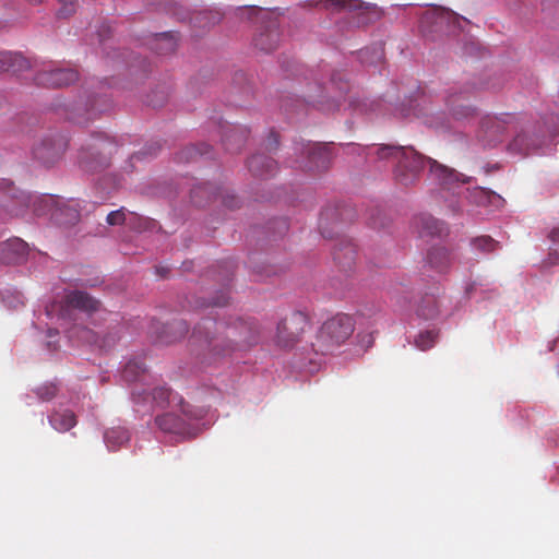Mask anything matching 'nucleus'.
I'll return each instance as SVG.
<instances>
[{
  "instance_id": "f257e3e1",
  "label": "nucleus",
  "mask_w": 559,
  "mask_h": 559,
  "mask_svg": "<svg viewBox=\"0 0 559 559\" xmlns=\"http://www.w3.org/2000/svg\"><path fill=\"white\" fill-rule=\"evenodd\" d=\"M309 330L308 318L301 311L292 312L277 325V345L295 349L288 381H309L308 376L321 369L324 357L352 335L354 324L349 316L337 314L322 324L316 342L305 340Z\"/></svg>"
},
{
  "instance_id": "f03ea898",
  "label": "nucleus",
  "mask_w": 559,
  "mask_h": 559,
  "mask_svg": "<svg viewBox=\"0 0 559 559\" xmlns=\"http://www.w3.org/2000/svg\"><path fill=\"white\" fill-rule=\"evenodd\" d=\"M45 316L51 324H58L70 340L94 346L100 350L111 349L121 337V326L110 319L108 331H98L109 313L100 307L98 300L84 292H70L60 301H53L45 308Z\"/></svg>"
},
{
  "instance_id": "7ed1b4c3",
  "label": "nucleus",
  "mask_w": 559,
  "mask_h": 559,
  "mask_svg": "<svg viewBox=\"0 0 559 559\" xmlns=\"http://www.w3.org/2000/svg\"><path fill=\"white\" fill-rule=\"evenodd\" d=\"M509 128L513 130L514 135L508 143L507 151L514 157L550 154L559 134L557 116H551L540 126L525 115L501 114L483 116L477 138L484 147H493Z\"/></svg>"
},
{
  "instance_id": "20e7f679",
  "label": "nucleus",
  "mask_w": 559,
  "mask_h": 559,
  "mask_svg": "<svg viewBox=\"0 0 559 559\" xmlns=\"http://www.w3.org/2000/svg\"><path fill=\"white\" fill-rule=\"evenodd\" d=\"M347 148L355 154L365 155L367 158L374 157L379 160H388L394 164V180L404 187L416 182L424 168V163L429 165V176L439 186L441 193L450 192L459 195L463 191V185L468 183L472 177H466L454 169L439 164L432 158H426L412 146L400 145H368L347 144Z\"/></svg>"
},
{
  "instance_id": "39448f33",
  "label": "nucleus",
  "mask_w": 559,
  "mask_h": 559,
  "mask_svg": "<svg viewBox=\"0 0 559 559\" xmlns=\"http://www.w3.org/2000/svg\"><path fill=\"white\" fill-rule=\"evenodd\" d=\"M31 205L35 206L38 215H47L59 226L74 225L83 211H88L86 204L78 199H63L55 195L43 198L33 197L19 190L7 179H0V206L3 210L2 221L24 216Z\"/></svg>"
},
{
  "instance_id": "423d86ee",
  "label": "nucleus",
  "mask_w": 559,
  "mask_h": 559,
  "mask_svg": "<svg viewBox=\"0 0 559 559\" xmlns=\"http://www.w3.org/2000/svg\"><path fill=\"white\" fill-rule=\"evenodd\" d=\"M192 340L200 344L204 360L211 364L238 349L257 343V329L251 322L235 320L233 323L203 319L193 330Z\"/></svg>"
},
{
  "instance_id": "0eeeda50",
  "label": "nucleus",
  "mask_w": 559,
  "mask_h": 559,
  "mask_svg": "<svg viewBox=\"0 0 559 559\" xmlns=\"http://www.w3.org/2000/svg\"><path fill=\"white\" fill-rule=\"evenodd\" d=\"M233 16L242 22L250 21L258 24L253 45L261 51L274 50L280 41L278 20L276 10L243 5L222 11L219 8L204 9L193 14L191 21L195 27L210 28L222 21L223 17Z\"/></svg>"
},
{
  "instance_id": "6e6552de",
  "label": "nucleus",
  "mask_w": 559,
  "mask_h": 559,
  "mask_svg": "<svg viewBox=\"0 0 559 559\" xmlns=\"http://www.w3.org/2000/svg\"><path fill=\"white\" fill-rule=\"evenodd\" d=\"M135 389L136 390L131 393L135 403L144 402L151 396L152 403L155 406L179 411L188 419H201L207 412L204 407L192 406L187 403L185 399L170 386H152L151 392L145 396H143L145 394V386H135Z\"/></svg>"
},
{
  "instance_id": "1a4fd4ad",
  "label": "nucleus",
  "mask_w": 559,
  "mask_h": 559,
  "mask_svg": "<svg viewBox=\"0 0 559 559\" xmlns=\"http://www.w3.org/2000/svg\"><path fill=\"white\" fill-rule=\"evenodd\" d=\"M495 85L481 82L479 84L468 83L464 86H452L442 95L449 116L456 122L471 121L478 118L477 108L469 104L471 95L485 88H493Z\"/></svg>"
},
{
  "instance_id": "9d476101",
  "label": "nucleus",
  "mask_w": 559,
  "mask_h": 559,
  "mask_svg": "<svg viewBox=\"0 0 559 559\" xmlns=\"http://www.w3.org/2000/svg\"><path fill=\"white\" fill-rule=\"evenodd\" d=\"M314 3L317 8L331 13H347L357 26L371 23L381 15L376 4L359 0H316Z\"/></svg>"
},
{
  "instance_id": "9b49d317",
  "label": "nucleus",
  "mask_w": 559,
  "mask_h": 559,
  "mask_svg": "<svg viewBox=\"0 0 559 559\" xmlns=\"http://www.w3.org/2000/svg\"><path fill=\"white\" fill-rule=\"evenodd\" d=\"M115 148L114 142L105 134L92 136V142L83 145L79 153V164L86 171H97L108 165V154Z\"/></svg>"
},
{
  "instance_id": "f8f14e48",
  "label": "nucleus",
  "mask_w": 559,
  "mask_h": 559,
  "mask_svg": "<svg viewBox=\"0 0 559 559\" xmlns=\"http://www.w3.org/2000/svg\"><path fill=\"white\" fill-rule=\"evenodd\" d=\"M467 21L459 14L441 7L428 8L420 19V29L424 34H437L453 32L462 28V23Z\"/></svg>"
},
{
  "instance_id": "ddd939ff",
  "label": "nucleus",
  "mask_w": 559,
  "mask_h": 559,
  "mask_svg": "<svg viewBox=\"0 0 559 559\" xmlns=\"http://www.w3.org/2000/svg\"><path fill=\"white\" fill-rule=\"evenodd\" d=\"M294 150L299 155L301 164L309 170L325 169L332 158L329 144L300 140L295 142Z\"/></svg>"
},
{
  "instance_id": "4468645a",
  "label": "nucleus",
  "mask_w": 559,
  "mask_h": 559,
  "mask_svg": "<svg viewBox=\"0 0 559 559\" xmlns=\"http://www.w3.org/2000/svg\"><path fill=\"white\" fill-rule=\"evenodd\" d=\"M79 79L78 72L69 67L56 62H45L37 71L34 80L38 85L48 87H62L74 83Z\"/></svg>"
},
{
  "instance_id": "2eb2a0df",
  "label": "nucleus",
  "mask_w": 559,
  "mask_h": 559,
  "mask_svg": "<svg viewBox=\"0 0 559 559\" xmlns=\"http://www.w3.org/2000/svg\"><path fill=\"white\" fill-rule=\"evenodd\" d=\"M111 106V102L106 94H91L82 106L81 104L66 105L69 111L68 119L83 123L92 120L97 114L107 111Z\"/></svg>"
},
{
  "instance_id": "dca6fc26",
  "label": "nucleus",
  "mask_w": 559,
  "mask_h": 559,
  "mask_svg": "<svg viewBox=\"0 0 559 559\" xmlns=\"http://www.w3.org/2000/svg\"><path fill=\"white\" fill-rule=\"evenodd\" d=\"M68 147V139L63 134L45 138L33 148V156L45 166L56 163Z\"/></svg>"
},
{
  "instance_id": "f3484780",
  "label": "nucleus",
  "mask_w": 559,
  "mask_h": 559,
  "mask_svg": "<svg viewBox=\"0 0 559 559\" xmlns=\"http://www.w3.org/2000/svg\"><path fill=\"white\" fill-rule=\"evenodd\" d=\"M454 261L460 264H465V262L460 259L456 250L448 249L442 246L430 248L426 257V262L429 267L439 274L448 273Z\"/></svg>"
},
{
  "instance_id": "a211bd4d",
  "label": "nucleus",
  "mask_w": 559,
  "mask_h": 559,
  "mask_svg": "<svg viewBox=\"0 0 559 559\" xmlns=\"http://www.w3.org/2000/svg\"><path fill=\"white\" fill-rule=\"evenodd\" d=\"M146 371V367L141 359H129L120 362V367L115 374V380L129 384L144 382Z\"/></svg>"
},
{
  "instance_id": "6ab92c4d",
  "label": "nucleus",
  "mask_w": 559,
  "mask_h": 559,
  "mask_svg": "<svg viewBox=\"0 0 559 559\" xmlns=\"http://www.w3.org/2000/svg\"><path fill=\"white\" fill-rule=\"evenodd\" d=\"M28 253V245L21 238L14 237L0 243V261L3 263H20Z\"/></svg>"
},
{
  "instance_id": "aec40b11",
  "label": "nucleus",
  "mask_w": 559,
  "mask_h": 559,
  "mask_svg": "<svg viewBox=\"0 0 559 559\" xmlns=\"http://www.w3.org/2000/svg\"><path fill=\"white\" fill-rule=\"evenodd\" d=\"M412 227L420 238L441 236L445 231L444 223L429 214L415 216Z\"/></svg>"
},
{
  "instance_id": "412c9836",
  "label": "nucleus",
  "mask_w": 559,
  "mask_h": 559,
  "mask_svg": "<svg viewBox=\"0 0 559 559\" xmlns=\"http://www.w3.org/2000/svg\"><path fill=\"white\" fill-rule=\"evenodd\" d=\"M462 288L465 298L476 300L488 298L493 292L492 285L480 276L463 281Z\"/></svg>"
},
{
  "instance_id": "4be33fe9",
  "label": "nucleus",
  "mask_w": 559,
  "mask_h": 559,
  "mask_svg": "<svg viewBox=\"0 0 559 559\" xmlns=\"http://www.w3.org/2000/svg\"><path fill=\"white\" fill-rule=\"evenodd\" d=\"M248 168L253 176L266 178L275 174L276 162L264 154H255L249 158Z\"/></svg>"
},
{
  "instance_id": "5701e85b",
  "label": "nucleus",
  "mask_w": 559,
  "mask_h": 559,
  "mask_svg": "<svg viewBox=\"0 0 559 559\" xmlns=\"http://www.w3.org/2000/svg\"><path fill=\"white\" fill-rule=\"evenodd\" d=\"M31 67L29 61L20 52L0 51V71L19 73Z\"/></svg>"
},
{
  "instance_id": "b1692460",
  "label": "nucleus",
  "mask_w": 559,
  "mask_h": 559,
  "mask_svg": "<svg viewBox=\"0 0 559 559\" xmlns=\"http://www.w3.org/2000/svg\"><path fill=\"white\" fill-rule=\"evenodd\" d=\"M177 44L178 37L174 32L154 34L151 38V48L158 55H167L175 51Z\"/></svg>"
},
{
  "instance_id": "393cba45",
  "label": "nucleus",
  "mask_w": 559,
  "mask_h": 559,
  "mask_svg": "<svg viewBox=\"0 0 559 559\" xmlns=\"http://www.w3.org/2000/svg\"><path fill=\"white\" fill-rule=\"evenodd\" d=\"M356 250L350 240L342 239L333 251L334 261L344 270L350 267L355 261Z\"/></svg>"
},
{
  "instance_id": "a878e982",
  "label": "nucleus",
  "mask_w": 559,
  "mask_h": 559,
  "mask_svg": "<svg viewBox=\"0 0 559 559\" xmlns=\"http://www.w3.org/2000/svg\"><path fill=\"white\" fill-rule=\"evenodd\" d=\"M438 340L439 330L435 323H431L419 330L414 337V345L419 350H428L437 344Z\"/></svg>"
},
{
  "instance_id": "bb28decb",
  "label": "nucleus",
  "mask_w": 559,
  "mask_h": 559,
  "mask_svg": "<svg viewBox=\"0 0 559 559\" xmlns=\"http://www.w3.org/2000/svg\"><path fill=\"white\" fill-rule=\"evenodd\" d=\"M469 247L474 253L487 255L498 251L501 245L492 237L484 235L472 238L469 240Z\"/></svg>"
},
{
  "instance_id": "cd10ccee",
  "label": "nucleus",
  "mask_w": 559,
  "mask_h": 559,
  "mask_svg": "<svg viewBox=\"0 0 559 559\" xmlns=\"http://www.w3.org/2000/svg\"><path fill=\"white\" fill-rule=\"evenodd\" d=\"M416 316L425 321H432L439 316V306L433 296H424L416 306Z\"/></svg>"
},
{
  "instance_id": "c85d7f7f",
  "label": "nucleus",
  "mask_w": 559,
  "mask_h": 559,
  "mask_svg": "<svg viewBox=\"0 0 559 559\" xmlns=\"http://www.w3.org/2000/svg\"><path fill=\"white\" fill-rule=\"evenodd\" d=\"M155 423L165 432L177 433L185 428L183 420L173 412L157 416Z\"/></svg>"
},
{
  "instance_id": "c756f323",
  "label": "nucleus",
  "mask_w": 559,
  "mask_h": 559,
  "mask_svg": "<svg viewBox=\"0 0 559 559\" xmlns=\"http://www.w3.org/2000/svg\"><path fill=\"white\" fill-rule=\"evenodd\" d=\"M474 194V201L479 205L500 209L504 204V200L502 197H500L493 191L484 188H476Z\"/></svg>"
},
{
  "instance_id": "7c9ffc66",
  "label": "nucleus",
  "mask_w": 559,
  "mask_h": 559,
  "mask_svg": "<svg viewBox=\"0 0 559 559\" xmlns=\"http://www.w3.org/2000/svg\"><path fill=\"white\" fill-rule=\"evenodd\" d=\"M49 421L53 429L60 432L68 431L76 425L75 415L70 411H66L63 413H55L50 416Z\"/></svg>"
},
{
  "instance_id": "2f4dec72",
  "label": "nucleus",
  "mask_w": 559,
  "mask_h": 559,
  "mask_svg": "<svg viewBox=\"0 0 559 559\" xmlns=\"http://www.w3.org/2000/svg\"><path fill=\"white\" fill-rule=\"evenodd\" d=\"M384 56L383 45L377 43L358 51L359 60L365 64L376 66Z\"/></svg>"
},
{
  "instance_id": "473e14b6",
  "label": "nucleus",
  "mask_w": 559,
  "mask_h": 559,
  "mask_svg": "<svg viewBox=\"0 0 559 559\" xmlns=\"http://www.w3.org/2000/svg\"><path fill=\"white\" fill-rule=\"evenodd\" d=\"M383 105L384 104H383L382 100H368V99L350 100V106L355 110L360 111V112H365V114H368V112H378V114H380L382 111Z\"/></svg>"
},
{
  "instance_id": "72a5a7b5",
  "label": "nucleus",
  "mask_w": 559,
  "mask_h": 559,
  "mask_svg": "<svg viewBox=\"0 0 559 559\" xmlns=\"http://www.w3.org/2000/svg\"><path fill=\"white\" fill-rule=\"evenodd\" d=\"M2 301L8 308L16 309L24 305V295L16 289H5L2 293Z\"/></svg>"
},
{
  "instance_id": "f704fd0d",
  "label": "nucleus",
  "mask_w": 559,
  "mask_h": 559,
  "mask_svg": "<svg viewBox=\"0 0 559 559\" xmlns=\"http://www.w3.org/2000/svg\"><path fill=\"white\" fill-rule=\"evenodd\" d=\"M425 123L431 128L437 129V130L445 131L451 128L445 112H442V111L435 112V114H431L430 116H428L425 119Z\"/></svg>"
},
{
  "instance_id": "c9c22d12",
  "label": "nucleus",
  "mask_w": 559,
  "mask_h": 559,
  "mask_svg": "<svg viewBox=\"0 0 559 559\" xmlns=\"http://www.w3.org/2000/svg\"><path fill=\"white\" fill-rule=\"evenodd\" d=\"M305 102L308 104H311L313 106H318L323 111H333L335 109H338L341 105L336 100H332L331 103L329 100H325V96L320 95L317 99L316 97L308 95L305 98Z\"/></svg>"
},
{
  "instance_id": "e433bc0d",
  "label": "nucleus",
  "mask_w": 559,
  "mask_h": 559,
  "mask_svg": "<svg viewBox=\"0 0 559 559\" xmlns=\"http://www.w3.org/2000/svg\"><path fill=\"white\" fill-rule=\"evenodd\" d=\"M552 246L548 257V264L555 265L559 263V227L555 228L550 235Z\"/></svg>"
},
{
  "instance_id": "4c0bfd02",
  "label": "nucleus",
  "mask_w": 559,
  "mask_h": 559,
  "mask_svg": "<svg viewBox=\"0 0 559 559\" xmlns=\"http://www.w3.org/2000/svg\"><path fill=\"white\" fill-rule=\"evenodd\" d=\"M105 440L107 442V445L111 449L115 447L114 440L119 441L120 443L128 440V435L126 431L122 430H109L105 433Z\"/></svg>"
},
{
  "instance_id": "58836bf2",
  "label": "nucleus",
  "mask_w": 559,
  "mask_h": 559,
  "mask_svg": "<svg viewBox=\"0 0 559 559\" xmlns=\"http://www.w3.org/2000/svg\"><path fill=\"white\" fill-rule=\"evenodd\" d=\"M58 335L59 331L57 328L48 326L46 331V346L48 350L55 352L58 349Z\"/></svg>"
},
{
  "instance_id": "ea45409f",
  "label": "nucleus",
  "mask_w": 559,
  "mask_h": 559,
  "mask_svg": "<svg viewBox=\"0 0 559 559\" xmlns=\"http://www.w3.org/2000/svg\"><path fill=\"white\" fill-rule=\"evenodd\" d=\"M126 219H127V217H126V212H124L123 207L116 210V211H111L106 216V221H107L108 225H111V226L120 225V224L124 223Z\"/></svg>"
},
{
  "instance_id": "a19ab883",
  "label": "nucleus",
  "mask_w": 559,
  "mask_h": 559,
  "mask_svg": "<svg viewBox=\"0 0 559 559\" xmlns=\"http://www.w3.org/2000/svg\"><path fill=\"white\" fill-rule=\"evenodd\" d=\"M60 9L58 10L59 17H68L75 12V0H59Z\"/></svg>"
},
{
  "instance_id": "79ce46f5",
  "label": "nucleus",
  "mask_w": 559,
  "mask_h": 559,
  "mask_svg": "<svg viewBox=\"0 0 559 559\" xmlns=\"http://www.w3.org/2000/svg\"><path fill=\"white\" fill-rule=\"evenodd\" d=\"M229 300V296L226 292L222 290L216 294V296L209 302H202L201 307H223L226 306Z\"/></svg>"
},
{
  "instance_id": "37998d69",
  "label": "nucleus",
  "mask_w": 559,
  "mask_h": 559,
  "mask_svg": "<svg viewBox=\"0 0 559 559\" xmlns=\"http://www.w3.org/2000/svg\"><path fill=\"white\" fill-rule=\"evenodd\" d=\"M57 392V386H37L36 395L43 401H50Z\"/></svg>"
},
{
  "instance_id": "c03bdc74",
  "label": "nucleus",
  "mask_w": 559,
  "mask_h": 559,
  "mask_svg": "<svg viewBox=\"0 0 559 559\" xmlns=\"http://www.w3.org/2000/svg\"><path fill=\"white\" fill-rule=\"evenodd\" d=\"M540 353H557L559 355V334L546 342L545 349Z\"/></svg>"
},
{
  "instance_id": "a18cd8bd",
  "label": "nucleus",
  "mask_w": 559,
  "mask_h": 559,
  "mask_svg": "<svg viewBox=\"0 0 559 559\" xmlns=\"http://www.w3.org/2000/svg\"><path fill=\"white\" fill-rule=\"evenodd\" d=\"M178 329H179V335L175 336L173 340H177L178 337L183 336L188 332V325L183 321L176 322Z\"/></svg>"
},
{
  "instance_id": "49530a36",
  "label": "nucleus",
  "mask_w": 559,
  "mask_h": 559,
  "mask_svg": "<svg viewBox=\"0 0 559 559\" xmlns=\"http://www.w3.org/2000/svg\"><path fill=\"white\" fill-rule=\"evenodd\" d=\"M277 145L278 138L274 132H272L267 139V147L271 150L272 147H277Z\"/></svg>"
},
{
  "instance_id": "de8ad7c7",
  "label": "nucleus",
  "mask_w": 559,
  "mask_h": 559,
  "mask_svg": "<svg viewBox=\"0 0 559 559\" xmlns=\"http://www.w3.org/2000/svg\"><path fill=\"white\" fill-rule=\"evenodd\" d=\"M393 298H395L396 304L401 306V308H404L406 304V299L404 297H401L400 295H395Z\"/></svg>"
},
{
  "instance_id": "09e8293b",
  "label": "nucleus",
  "mask_w": 559,
  "mask_h": 559,
  "mask_svg": "<svg viewBox=\"0 0 559 559\" xmlns=\"http://www.w3.org/2000/svg\"><path fill=\"white\" fill-rule=\"evenodd\" d=\"M111 379H110V374L108 371L102 373V378H100V381L102 382H109Z\"/></svg>"
},
{
  "instance_id": "8fccbe9b",
  "label": "nucleus",
  "mask_w": 559,
  "mask_h": 559,
  "mask_svg": "<svg viewBox=\"0 0 559 559\" xmlns=\"http://www.w3.org/2000/svg\"><path fill=\"white\" fill-rule=\"evenodd\" d=\"M401 116L406 117V116H408V114H407V112H405V111H404V109H402V110H401Z\"/></svg>"
},
{
  "instance_id": "3c124183",
  "label": "nucleus",
  "mask_w": 559,
  "mask_h": 559,
  "mask_svg": "<svg viewBox=\"0 0 559 559\" xmlns=\"http://www.w3.org/2000/svg\"><path fill=\"white\" fill-rule=\"evenodd\" d=\"M197 194V189L192 190V198Z\"/></svg>"
}]
</instances>
